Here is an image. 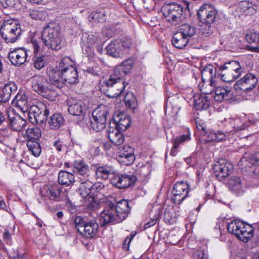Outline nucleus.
<instances>
[{"label": "nucleus", "mask_w": 259, "mask_h": 259, "mask_svg": "<svg viewBox=\"0 0 259 259\" xmlns=\"http://www.w3.org/2000/svg\"><path fill=\"white\" fill-rule=\"evenodd\" d=\"M124 76L119 65H117L109 78L100 82V91L110 98L119 96L125 88L123 80Z\"/></svg>", "instance_id": "obj_1"}, {"label": "nucleus", "mask_w": 259, "mask_h": 259, "mask_svg": "<svg viewBox=\"0 0 259 259\" xmlns=\"http://www.w3.org/2000/svg\"><path fill=\"white\" fill-rule=\"evenodd\" d=\"M42 43L48 49L53 50H60L62 47V38L58 26L50 22L46 25L41 32Z\"/></svg>", "instance_id": "obj_2"}, {"label": "nucleus", "mask_w": 259, "mask_h": 259, "mask_svg": "<svg viewBox=\"0 0 259 259\" xmlns=\"http://www.w3.org/2000/svg\"><path fill=\"white\" fill-rule=\"evenodd\" d=\"M244 71L237 61L231 60L218 66V73L225 82L233 81L241 76Z\"/></svg>", "instance_id": "obj_3"}, {"label": "nucleus", "mask_w": 259, "mask_h": 259, "mask_svg": "<svg viewBox=\"0 0 259 259\" xmlns=\"http://www.w3.org/2000/svg\"><path fill=\"white\" fill-rule=\"evenodd\" d=\"M0 33L6 43H14L20 37V25L16 20H5L1 26Z\"/></svg>", "instance_id": "obj_4"}, {"label": "nucleus", "mask_w": 259, "mask_h": 259, "mask_svg": "<svg viewBox=\"0 0 259 259\" xmlns=\"http://www.w3.org/2000/svg\"><path fill=\"white\" fill-rule=\"evenodd\" d=\"M227 229L229 233L244 242H247L253 236V228L239 220L231 221L228 224Z\"/></svg>", "instance_id": "obj_5"}, {"label": "nucleus", "mask_w": 259, "mask_h": 259, "mask_svg": "<svg viewBox=\"0 0 259 259\" xmlns=\"http://www.w3.org/2000/svg\"><path fill=\"white\" fill-rule=\"evenodd\" d=\"M184 10L186 9L178 4L174 3L165 6L163 8V14L166 21L172 25H177L184 19Z\"/></svg>", "instance_id": "obj_6"}, {"label": "nucleus", "mask_w": 259, "mask_h": 259, "mask_svg": "<svg viewBox=\"0 0 259 259\" xmlns=\"http://www.w3.org/2000/svg\"><path fill=\"white\" fill-rule=\"evenodd\" d=\"M26 112L30 121L33 124L42 123L49 114L47 105L42 102L32 105Z\"/></svg>", "instance_id": "obj_7"}, {"label": "nucleus", "mask_w": 259, "mask_h": 259, "mask_svg": "<svg viewBox=\"0 0 259 259\" xmlns=\"http://www.w3.org/2000/svg\"><path fill=\"white\" fill-rule=\"evenodd\" d=\"M108 111L105 106L96 108L92 112L91 118V126L93 130H104L106 127V122Z\"/></svg>", "instance_id": "obj_8"}, {"label": "nucleus", "mask_w": 259, "mask_h": 259, "mask_svg": "<svg viewBox=\"0 0 259 259\" xmlns=\"http://www.w3.org/2000/svg\"><path fill=\"white\" fill-rule=\"evenodd\" d=\"M113 207L114 203L108 202L106 203V206L100 213V222L101 227L109 223L115 224L122 222Z\"/></svg>", "instance_id": "obj_9"}, {"label": "nucleus", "mask_w": 259, "mask_h": 259, "mask_svg": "<svg viewBox=\"0 0 259 259\" xmlns=\"http://www.w3.org/2000/svg\"><path fill=\"white\" fill-rule=\"evenodd\" d=\"M190 186L186 182H177L174 186L171 197L172 201L176 204H181L188 196Z\"/></svg>", "instance_id": "obj_10"}, {"label": "nucleus", "mask_w": 259, "mask_h": 259, "mask_svg": "<svg viewBox=\"0 0 259 259\" xmlns=\"http://www.w3.org/2000/svg\"><path fill=\"white\" fill-rule=\"evenodd\" d=\"M257 82V76L254 74L249 72L235 83L234 89L236 91L249 92L256 87Z\"/></svg>", "instance_id": "obj_11"}, {"label": "nucleus", "mask_w": 259, "mask_h": 259, "mask_svg": "<svg viewBox=\"0 0 259 259\" xmlns=\"http://www.w3.org/2000/svg\"><path fill=\"white\" fill-rule=\"evenodd\" d=\"M137 178L133 174H116L111 179V184L119 189H125L135 185Z\"/></svg>", "instance_id": "obj_12"}, {"label": "nucleus", "mask_w": 259, "mask_h": 259, "mask_svg": "<svg viewBox=\"0 0 259 259\" xmlns=\"http://www.w3.org/2000/svg\"><path fill=\"white\" fill-rule=\"evenodd\" d=\"M233 169V165L226 160L220 159L213 167L214 176L219 181H223L229 176Z\"/></svg>", "instance_id": "obj_13"}, {"label": "nucleus", "mask_w": 259, "mask_h": 259, "mask_svg": "<svg viewBox=\"0 0 259 259\" xmlns=\"http://www.w3.org/2000/svg\"><path fill=\"white\" fill-rule=\"evenodd\" d=\"M48 82L42 76H35L31 80L32 90L39 95L46 98L50 97L51 89L47 87Z\"/></svg>", "instance_id": "obj_14"}, {"label": "nucleus", "mask_w": 259, "mask_h": 259, "mask_svg": "<svg viewBox=\"0 0 259 259\" xmlns=\"http://www.w3.org/2000/svg\"><path fill=\"white\" fill-rule=\"evenodd\" d=\"M217 15V10L210 5H206L202 7L198 12V16L202 23L212 24L215 21Z\"/></svg>", "instance_id": "obj_15"}, {"label": "nucleus", "mask_w": 259, "mask_h": 259, "mask_svg": "<svg viewBox=\"0 0 259 259\" xmlns=\"http://www.w3.org/2000/svg\"><path fill=\"white\" fill-rule=\"evenodd\" d=\"M181 108L180 100L177 96L168 98L165 109V114L169 116L168 122L176 120V116H177Z\"/></svg>", "instance_id": "obj_16"}, {"label": "nucleus", "mask_w": 259, "mask_h": 259, "mask_svg": "<svg viewBox=\"0 0 259 259\" xmlns=\"http://www.w3.org/2000/svg\"><path fill=\"white\" fill-rule=\"evenodd\" d=\"M29 45L30 47L31 48L33 53L35 55L33 58V66L36 69L40 70L44 68L46 64V56L45 55L37 56V53L40 51V47L38 41L35 39L32 38Z\"/></svg>", "instance_id": "obj_17"}, {"label": "nucleus", "mask_w": 259, "mask_h": 259, "mask_svg": "<svg viewBox=\"0 0 259 259\" xmlns=\"http://www.w3.org/2000/svg\"><path fill=\"white\" fill-rule=\"evenodd\" d=\"M46 72L49 81L51 84L59 89L63 87V79L60 70L53 67H49L47 68Z\"/></svg>", "instance_id": "obj_18"}, {"label": "nucleus", "mask_w": 259, "mask_h": 259, "mask_svg": "<svg viewBox=\"0 0 259 259\" xmlns=\"http://www.w3.org/2000/svg\"><path fill=\"white\" fill-rule=\"evenodd\" d=\"M28 57L27 50L25 48H19L11 51L9 54V58L15 66H20L23 64Z\"/></svg>", "instance_id": "obj_19"}, {"label": "nucleus", "mask_w": 259, "mask_h": 259, "mask_svg": "<svg viewBox=\"0 0 259 259\" xmlns=\"http://www.w3.org/2000/svg\"><path fill=\"white\" fill-rule=\"evenodd\" d=\"M229 190L236 196H241L246 191V187L243 183L240 177L233 176L228 181Z\"/></svg>", "instance_id": "obj_20"}, {"label": "nucleus", "mask_w": 259, "mask_h": 259, "mask_svg": "<svg viewBox=\"0 0 259 259\" xmlns=\"http://www.w3.org/2000/svg\"><path fill=\"white\" fill-rule=\"evenodd\" d=\"M68 112L73 116H80L84 113L85 106L81 101L73 98L67 100Z\"/></svg>", "instance_id": "obj_21"}, {"label": "nucleus", "mask_w": 259, "mask_h": 259, "mask_svg": "<svg viewBox=\"0 0 259 259\" xmlns=\"http://www.w3.org/2000/svg\"><path fill=\"white\" fill-rule=\"evenodd\" d=\"M81 229L80 234L86 238L92 239L97 234L99 225L95 220H92L87 222L84 227Z\"/></svg>", "instance_id": "obj_22"}, {"label": "nucleus", "mask_w": 259, "mask_h": 259, "mask_svg": "<svg viewBox=\"0 0 259 259\" xmlns=\"http://www.w3.org/2000/svg\"><path fill=\"white\" fill-rule=\"evenodd\" d=\"M202 140L206 142H219L225 139L226 134L222 131H199Z\"/></svg>", "instance_id": "obj_23"}, {"label": "nucleus", "mask_w": 259, "mask_h": 259, "mask_svg": "<svg viewBox=\"0 0 259 259\" xmlns=\"http://www.w3.org/2000/svg\"><path fill=\"white\" fill-rule=\"evenodd\" d=\"M89 166L82 160H76L73 163L72 171L76 173L79 180L89 178Z\"/></svg>", "instance_id": "obj_24"}, {"label": "nucleus", "mask_w": 259, "mask_h": 259, "mask_svg": "<svg viewBox=\"0 0 259 259\" xmlns=\"http://www.w3.org/2000/svg\"><path fill=\"white\" fill-rule=\"evenodd\" d=\"M237 11L242 15H252L256 12V6L249 1H242L238 4Z\"/></svg>", "instance_id": "obj_25"}, {"label": "nucleus", "mask_w": 259, "mask_h": 259, "mask_svg": "<svg viewBox=\"0 0 259 259\" xmlns=\"http://www.w3.org/2000/svg\"><path fill=\"white\" fill-rule=\"evenodd\" d=\"M113 208L121 221L127 217L131 211L128 202L125 199L119 201L116 205L114 204Z\"/></svg>", "instance_id": "obj_26"}, {"label": "nucleus", "mask_w": 259, "mask_h": 259, "mask_svg": "<svg viewBox=\"0 0 259 259\" xmlns=\"http://www.w3.org/2000/svg\"><path fill=\"white\" fill-rule=\"evenodd\" d=\"M17 90V85L13 82H9L5 84L0 92V101L2 102L8 101L11 95L15 93Z\"/></svg>", "instance_id": "obj_27"}, {"label": "nucleus", "mask_w": 259, "mask_h": 259, "mask_svg": "<svg viewBox=\"0 0 259 259\" xmlns=\"http://www.w3.org/2000/svg\"><path fill=\"white\" fill-rule=\"evenodd\" d=\"M131 123L130 117L124 114L118 115L114 118L110 124H114L115 130H126Z\"/></svg>", "instance_id": "obj_28"}, {"label": "nucleus", "mask_w": 259, "mask_h": 259, "mask_svg": "<svg viewBox=\"0 0 259 259\" xmlns=\"http://www.w3.org/2000/svg\"><path fill=\"white\" fill-rule=\"evenodd\" d=\"M64 84L65 82L73 84L77 83L78 81V73L75 67L68 68L62 72Z\"/></svg>", "instance_id": "obj_29"}, {"label": "nucleus", "mask_w": 259, "mask_h": 259, "mask_svg": "<svg viewBox=\"0 0 259 259\" xmlns=\"http://www.w3.org/2000/svg\"><path fill=\"white\" fill-rule=\"evenodd\" d=\"M85 179L79 180L80 185L78 191L79 194L85 200L91 196L90 194L93 187V183L89 180V178Z\"/></svg>", "instance_id": "obj_30"}, {"label": "nucleus", "mask_w": 259, "mask_h": 259, "mask_svg": "<svg viewBox=\"0 0 259 259\" xmlns=\"http://www.w3.org/2000/svg\"><path fill=\"white\" fill-rule=\"evenodd\" d=\"M218 71V68L214 67L212 64L207 65L202 70V78L203 79L204 77H208L210 80V85L213 88L215 87L214 78Z\"/></svg>", "instance_id": "obj_31"}, {"label": "nucleus", "mask_w": 259, "mask_h": 259, "mask_svg": "<svg viewBox=\"0 0 259 259\" xmlns=\"http://www.w3.org/2000/svg\"><path fill=\"white\" fill-rule=\"evenodd\" d=\"M232 97V91L228 87H218L215 90L214 99L218 102L228 100Z\"/></svg>", "instance_id": "obj_32"}, {"label": "nucleus", "mask_w": 259, "mask_h": 259, "mask_svg": "<svg viewBox=\"0 0 259 259\" xmlns=\"http://www.w3.org/2000/svg\"><path fill=\"white\" fill-rule=\"evenodd\" d=\"M12 104L24 113L27 112L29 109L27 98L24 94H17L12 102Z\"/></svg>", "instance_id": "obj_33"}, {"label": "nucleus", "mask_w": 259, "mask_h": 259, "mask_svg": "<svg viewBox=\"0 0 259 259\" xmlns=\"http://www.w3.org/2000/svg\"><path fill=\"white\" fill-rule=\"evenodd\" d=\"M251 155L245 154L238 162V166L243 172H251V169H253L254 167L252 166L254 165L253 160L250 159Z\"/></svg>", "instance_id": "obj_34"}, {"label": "nucleus", "mask_w": 259, "mask_h": 259, "mask_svg": "<svg viewBox=\"0 0 259 259\" xmlns=\"http://www.w3.org/2000/svg\"><path fill=\"white\" fill-rule=\"evenodd\" d=\"M195 108L197 110L207 109L209 106V101L207 96L204 95H195L194 96Z\"/></svg>", "instance_id": "obj_35"}, {"label": "nucleus", "mask_w": 259, "mask_h": 259, "mask_svg": "<svg viewBox=\"0 0 259 259\" xmlns=\"http://www.w3.org/2000/svg\"><path fill=\"white\" fill-rule=\"evenodd\" d=\"M87 45H82V50L84 53V52L89 56L91 55L92 53V51L90 46H92L94 44H100L103 41L101 38L96 34H89L87 36Z\"/></svg>", "instance_id": "obj_36"}, {"label": "nucleus", "mask_w": 259, "mask_h": 259, "mask_svg": "<svg viewBox=\"0 0 259 259\" xmlns=\"http://www.w3.org/2000/svg\"><path fill=\"white\" fill-rule=\"evenodd\" d=\"M113 172L114 169L111 166L107 165L99 166L96 168L95 176L97 179L106 180Z\"/></svg>", "instance_id": "obj_37"}, {"label": "nucleus", "mask_w": 259, "mask_h": 259, "mask_svg": "<svg viewBox=\"0 0 259 259\" xmlns=\"http://www.w3.org/2000/svg\"><path fill=\"white\" fill-rule=\"evenodd\" d=\"M58 180L60 184L65 186H69L75 182L73 174L63 170L59 172Z\"/></svg>", "instance_id": "obj_38"}, {"label": "nucleus", "mask_w": 259, "mask_h": 259, "mask_svg": "<svg viewBox=\"0 0 259 259\" xmlns=\"http://www.w3.org/2000/svg\"><path fill=\"white\" fill-rule=\"evenodd\" d=\"M106 51L109 55L116 58L119 57L122 54V44L118 43V40L112 41L106 47Z\"/></svg>", "instance_id": "obj_39"}, {"label": "nucleus", "mask_w": 259, "mask_h": 259, "mask_svg": "<svg viewBox=\"0 0 259 259\" xmlns=\"http://www.w3.org/2000/svg\"><path fill=\"white\" fill-rule=\"evenodd\" d=\"M61 191L62 188L59 185H53L48 189L46 196L50 200L59 201Z\"/></svg>", "instance_id": "obj_40"}, {"label": "nucleus", "mask_w": 259, "mask_h": 259, "mask_svg": "<svg viewBox=\"0 0 259 259\" xmlns=\"http://www.w3.org/2000/svg\"><path fill=\"white\" fill-rule=\"evenodd\" d=\"M64 119L60 113H55L50 118L49 124L52 130L58 129L64 124Z\"/></svg>", "instance_id": "obj_41"}, {"label": "nucleus", "mask_w": 259, "mask_h": 259, "mask_svg": "<svg viewBox=\"0 0 259 259\" xmlns=\"http://www.w3.org/2000/svg\"><path fill=\"white\" fill-rule=\"evenodd\" d=\"M108 136L110 141L116 145H121L125 139L121 131H109Z\"/></svg>", "instance_id": "obj_42"}, {"label": "nucleus", "mask_w": 259, "mask_h": 259, "mask_svg": "<svg viewBox=\"0 0 259 259\" xmlns=\"http://www.w3.org/2000/svg\"><path fill=\"white\" fill-rule=\"evenodd\" d=\"M188 39L182 35L179 32L174 34L171 42L172 45L177 48L182 49L184 48L188 42Z\"/></svg>", "instance_id": "obj_43"}, {"label": "nucleus", "mask_w": 259, "mask_h": 259, "mask_svg": "<svg viewBox=\"0 0 259 259\" xmlns=\"http://www.w3.org/2000/svg\"><path fill=\"white\" fill-rule=\"evenodd\" d=\"M24 140L38 141L41 136L40 131H19Z\"/></svg>", "instance_id": "obj_44"}, {"label": "nucleus", "mask_w": 259, "mask_h": 259, "mask_svg": "<svg viewBox=\"0 0 259 259\" xmlns=\"http://www.w3.org/2000/svg\"><path fill=\"white\" fill-rule=\"evenodd\" d=\"M188 40L196 33V28L189 24H184L181 26L178 31Z\"/></svg>", "instance_id": "obj_45"}, {"label": "nucleus", "mask_w": 259, "mask_h": 259, "mask_svg": "<svg viewBox=\"0 0 259 259\" xmlns=\"http://www.w3.org/2000/svg\"><path fill=\"white\" fill-rule=\"evenodd\" d=\"M26 145L29 151L33 156L37 157L40 155L41 148L38 141L30 140L27 142Z\"/></svg>", "instance_id": "obj_46"}, {"label": "nucleus", "mask_w": 259, "mask_h": 259, "mask_svg": "<svg viewBox=\"0 0 259 259\" xmlns=\"http://www.w3.org/2000/svg\"><path fill=\"white\" fill-rule=\"evenodd\" d=\"M161 210L160 208L152 210L150 212V221L147 222L144 226L145 229L154 226L159 219Z\"/></svg>", "instance_id": "obj_47"}, {"label": "nucleus", "mask_w": 259, "mask_h": 259, "mask_svg": "<svg viewBox=\"0 0 259 259\" xmlns=\"http://www.w3.org/2000/svg\"><path fill=\"white\" fill-rule=\"evenodd\" d=\"M163 219L168 224H174L177 222V217L173 209L170 207H167L164 209Z\"/></svg>", "instance_id": "obj_48"}, {"label": "nucleus", "mask_w": 259, "mask_h": 259, "mask_svg": "<svg viewBox=\"0 0 259 259\" xmlns=\"http://www.w3.org/2000/svg\"><path fill=\"white\" fill-rule=\"evenodd\" d=\"M124 102L126 106L134 111L137 108V103L136 97L133 93H127L125 96Z\"/></svg>", "instance_id": "obj_49"}, {"label": "nucleus", "mask_w": 259, "mask_h": 259, "mask_svg": "<svg viewBox=\"0 0 259 259\" xmlns=\"http://www.w3.org/2000/svg\"><path fill=\"white\" fill-rule=\"evenodd\" d=\"M29 16L33 19L44 20L47 17V12L45 10L37 9L30 10Z\"/></svg>", "instance_id": "obj_50"}, {"label": "nucleus", "mask_w": 259, "mask_h": 259, "mask_svg": "<svg viewBox=\"0 0 259 259\" xmlns=\"http://www.w3.org/2000/svg\"><path fill=\"white\" fill-rule=\"evenodd\" d=\"M73 67L74 66L73 61L70 58L65 57L60 60L58 69L62 72L64 71H66L68 68Z\"/></svg>", "instance_id": "obj_51"}, {"label": "nucleus", "mask_w": 259, "mask_h": 259, "mask_svg": "<svg viewBox=\"0 0 259 259\" xmlns=\"http://www.w3.org/2000/svg\"><path fill=\"white\" fill-rule=\"evenodd\" d=\"M134 60L132 59H128L123 61L121 64L119 65V69H121L124 75L129 73L133 67Z\"/></svg>", "instance_id": "obj_52"}, {"label": "nucleus", "mask_w": 259, "mask_h": 259, "mask_svg": "<svg viewBox=\"0 0 259 259\" xmlns=\"http://www.w3.org/2000/svg\"><path fill=\"white\" fill-rule=\"evenodd\" d=\"M93 22L103 23L106 21V15L104 11L94 12L90 16Z\"/></svg>", "instance_id": "obj_53"}, {"label": "nucleus", "mask_w": 259, "mask_h": 259, "mask_svg": "<svg viewBox=\"0 0 259 259\" xmlns=\"http://www.w3.org/2000/svg\"><path fill=\"white\" fill-rule=\"evenodd\" d=\"M251 179L252 186H259V166L255 167L251 169V172L248 174Z\"/></svg>", "instance_id": "obj_54"}, {"label": "nucleus", "mask_w": 259, "mask_h": 259, "mask_svg": "<svg viewBox=\"0 0 259 259\" xmlns=\"http://www.w3.org/2000/svg\"><path fill=\"white\" fill-rule=\"evenodd\" d=\"M151 171V166L149 164L142 166L139 170L141 178L144 181H147L149 178Z\"/></svg>", "instance_id": "obj_55"}, {"label": "nucleus", "mask_w": 259, "mask_h": 259, "mask_svg": "<svg viewBox=\"0 0 259 259\" xmlns=\"http://www.w3.org/2000/svg\"><path fill=\"white\" fill-rule=\"evenodd\" d=\"M199 30L202 35L207 37L210 36L213 33V28L211 24L202 23Z\"/></svg>", "instance_id": "obj_56"}, {"label": "nucleus", "mask_w": 259, "mask_h": 259, "mask_svg": "<svg viewBox=\"0 0 259 259\" xmlns=\"http://www.w3.org/2000/svg\"><path fill=\"white\" fill-rule=\"evenodd\" d=\"M84 70L90 74L94 75H99L101 73V67L95 62L92 63V66L88 67Z\"/></svg>", "instance_id": "obj_57"}, {"label": "nucleus", "mask_w": 259, "mask_h": 259, "mask_svg": "<svg viewBox=\"0 0 259 259\" xmlns=\"http://www.w3.org/2000/svg\"><path fill=\"white\" fill-rule=\"evenodd\" d=\"M191 140V135L189 133H188L186 135H182L179 136H177L176 138L172 139V143H174L179 147L183 142L186 141H189Z\"/></svg>", "instance_id": "obj_58"}, {"label": "nucleus", "mask_w": 259, "mask_h": 259, "mask_svg": "<svg viewBox=\"0 0 259 259\" xmlns=\"http://www.w3.org/2000/svg\"><path fill=\"white\" fill-rule=\"evenodd\" d=\"M87 221H85L81 216H77L74 220V224L77 231L80 233L81 228H83L87 223Z\"/></svg>", "instance_id": "obj_59"}, {"label": "nucleus", "mask_w": 259, "mask_h": 259, "mask_svg": "<svg viewBox=\"0 0 259 259\" xmlns=\"http://www.w3.org/2000/svg\"><path fill=\"white\" fill-rule=\"evenodd\" d=\"M245 38L246 41L250 44L255 42L258 44L259 35L255 32H250L246 34Z\"/></svg>", "instance_id": "obj_60"}, {"label": "nucleus", "mask_w": 259, "mask_h": 259, "mask_svg": "<svg viewBox=\"0 0 259 259\" xmlns=\"http://www.w3.org/2000/svg\"><path fill=\"white\" fill-rule=\"evenodd\" d=\"M193 259H208L207 255L203 250L200 249L195 251L192 255Z\"/></svg>", "instance_id": "obj_61"}, {"label": "nucleus", "mask_w": 259, "mask_h": 259, "mask_svg": "<svg viewBox=\"0 0 259 259\" xmlns=\"http://www.w3.org/2000/svg\"><path fill=\"white\" fill-rule=\"evenodd\" d=\"M16 0H0V7L4 9L15 7Z\"/></svg>", "instance_id": "obj_62"}, {"label": "nucleus", "mask_w": 259, "mask_h": 259, "mask_svg": "<svg viewBox=\"0 0 259 259\" xmlns=\"http://www.w3.org/2000/svg\"><path fill=\"white\" fill-rule=\"evenodd\" d=\"M85 202L87 203L88 207L92 209L98 206V203L97 201L95 200L94 198L92 196H91L88 198L85 199Z\"/></svg>", "instance_id": "obj_63"}, {"label": "nucleus", "mask_w": 259, "mask_h": 259, "mask_svg": "<svg viewBox=\"0 0 259 259\" xmlns=\"http://www.w3.org/2000/svg\"><path fill=\"white\" fill-rule=\"evenodd\" d=\"M135 160V156L134 154H130L126 159H119V161L126 165H130L134 162Z\"/></svg>", "instance_id": "obj_64"}]
</instances>
